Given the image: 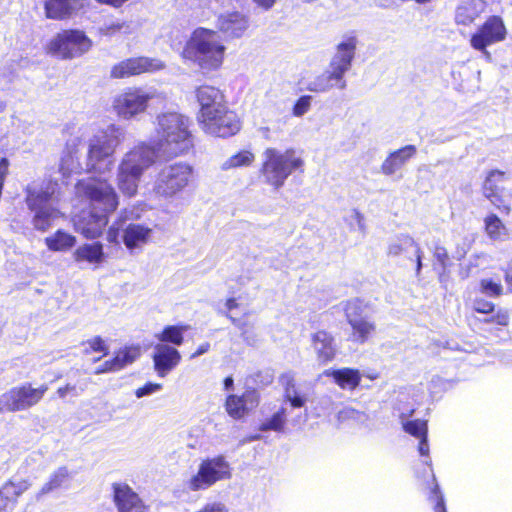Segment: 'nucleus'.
I'll use <instances>...</instances> for the list:
<instances>
[{
    "label": "nucleus",
    "mask_w": 512,
    "mask_h": 512,
    "mask_svg": "<svg viewBox=\"0 0 512 512\" xmlns=\"http://www.w3.org/2000/svg\"><path fill=\"white\" fill-rule=\"evenodd\" d=\"M76 189L89 200L90 209L75 216V229L88 239L97 238L108 223L107 215L118 206V195L107 181L81 180Z\"/></svg>",
    "instance_id": "obj_1"
},
{
    "label": "nucleus",
    "mask_w": 512,
    "mask_h": 512,
    "mask_svg": "<svg viewBox=\"0 0 512 512\" xmlns=\"http://www.w3.org/2000/svg\"><path fill=\"white\" fill-rule=\"evenodd\" d=\"M193 146L190 120L187 116L167 111L157 115L153 146L158 156L173 158L186 154Z\"/></svg>",
    "instance_id": "obj_2"
},
{
    "label": "nucleus",
    "mask_w": 512,
    "mask_h": 512,
    "mask_svg": "<svg viewBox=\"0 0 512 512\" xmlns=\"http://www.w3.org/2000/svg\"><path fill=\"white\" fill-rule=\"evenodd\" d=\"M226 46L217 31L197 28L187 40L181 56L205 72L218 70L225 58Z\"/></svg>",
    "instance_id": "obj_3"
},
{
    "label": "nucleus",
    "mask_w": 512,
    "mask_h": 512,
    "mask_svg": "<svg viewBox=\"0 0 512 512\" xmlns=\"http://www.w3.org/2000/svg\"><path fill=\"white\" fill-rule=\"evenodd\" d=\"M124 140V131L114 124L95 132L88 141L86 170L104 176L114 168V153Z\"/></svg>",
    "instance_id": "obj_4"
},
{
    "label": "nucleus",
    "mask_w": 512,
    "mask_h": 512,
    "mask_svg": "<svg viewBox=\"0 0 512 512\" xmlns=\"http://www.w3.org/2000/svg\"><path fill=\"white\" fill-rule=\"evenodd\" d=\"M156 161L154 149L145 143L134 146L126 152L117 167L116 182L120 192L133 197L137 194L144 172Z\"/></svg>",
    "instance_id": "obj_5"
},
{
    "label": "nucleus",
    "mask_w": 512,
    "mask_h": 512,
    "mask_svg": "<svg viewBox=\"0 0 512 512\" xmlns=\"http://www.w3.org/2000/svg\"><path fill=\"white\" fill-rule=\"evenodd\" d=\"M304 161L295 150L266 148L262 153L259 169L261 181L274 191L280 190L286 180L297 170H303Z\"/></svg>",
    "instance_id": "obj_6"
},
{
    "label": "nucleus",
    "mask_w": 512,
    "mask_h": 512,
    "mask_svg": "<svg viewBox=\"0 0 512 512\" xmlns=\"http://www.w3.org/2000/svg\"><path fill=\"white\" fill-rule=\"evenodd\" d=\"M193 167L187 162L163 166L156 175L152 193L159 200L172 201L192 181Z\"/></svg>",
    "instance_id": "obj_7"
},
{
    "label": "nucleus",
    "mask_w": 512,
    "mask_h": 512,
    "mask_svg": "<svg viewBox=\"0 0 512 512\" xmlns=\"http://www.w3.org/2000/svg\"><path fill=\"white\" fill-rule=\"evenodd\" d=\"M26 203L31 211L34 212L33 226L36 230L46 231L53 221L59 217V212L50 205V200L55 193V185L30 184L26 188Z\"/></svg>",
    "instance_id": "obj_8"
},
{
    "label": "nucleus",
    "mask_w": 512,
    "mask_h": 512,
    "mask_svg": "<svg viewBox=\"0 0 512 512\" xmlns=\"http://www.w3.org/2000/svg\"><path fill=\"white\" fill-rule=\"evenodd\" d=\"M232 477V467L222 455L208 457L199 463L197 471L184 482L190 492L205 491L217 482L229 480Z\"/></svg>",
    "instance_id": "obj_9"
},
{
    "label": "nucleus",
    "mask_w": 512,
    "mask_h": 512,
    "mask_svg": "<svg viewBox=\"0 0 512 512\" xmlns=\"http://www.w3.org/2000/svg\"><path fill=\"white\" fill-rule=\"evenodd\" d=\"M92 45V40L84 31L68 29L63 30L51 39L47 45V51L61 59H73L87 53Z\"/></svg>",
    "instance_id": "obj_10"
},
{
    "label": "nucleus",
    "mask_w": 512,
    "mask_h": 512,
    "mask_svg": "<svg viewBox=\"0 0 512 512\" xmlns=\"http://www.w3.org/2000/svg\"><path fill=\"white\" fill-rule=\"evenodd\" d=\"M159 96L154 88H128L115 97L113 107L119 117L130 120L144 113L149 101Z\"/></svg>",
    "instance_id": "obj_11"
},
{
    "label": "nucleus",
    "mask_w": 512,
    "mask_h": 512,
    "mask_svg": "<svg viewBox=\"0 0 512 512\" xmlns=\"http://www.w3.org/2000/svg\"><path fill=\"white\" fill-rule=\"evenodd\" d=\"M199 127L206 134L216 137H230L239 132L241 122L237 114L227 106L211 110L209 116L198 114Z\"/></svg>",
    "instance_id": "obj_12"
},
{
    "label": "nucleus",
    "mask_w": 512,
    "mask_h": 512,
    "mask_svg": "<svg viewBox=\"0 0 512 512\" xmlns=\"http://www.w3.org/2000/svg\"><path fill=\"white\" fill-rule=\"evenodd\" d=\"M47 390L46 384L38 388H33L29 383L14 387L0 396V412L27 410L37 405Z\"/></svg>",
    "instance_id": "obj_13"
},
{
    "label": "nucleus",
    "mask_w": 512,
    "mask_h": 512,
    "mask_svg": "<svg viewBox=\"0 0 512 512\" xmlns=\"http://www.w3.org/2000/svg\"><path fill=\"white\" fill-rule=\"evenodd\" d=\"M362 302L358 299L350 300L345 305V315L352 328L350 340L352 342L363 344L375 330L373 322L363 315Z\"/></svg>",
    "instance_id": "obj_14"
},
{
    "label": "nucleus",
    "mask_w": 512,
    "mask_h": 512,
    "mask_svg": "<svg viewBox=\"0 0 512 512\" xmlns=\"http://www.w3.org/2000/svg\"><path fill=\"white\" fill-rule=\"evenodd\" d=\"M165 64L158 58L135 57L123 60L111 69V77L120 79L127 78L142 73H153L164 69Z\"/></svg>",
    "instance_id": "obj_15"
},
{
    "label": "nucleus",
    "mask_w": 512,
    "mask_h": 512,
    "mask_svg": "<svg viewBox=\"0 0 512 512\" xmlns=\"http://www.w3.org/2000/svg\"><path fill=\"white\" fill-rule=\"evenodd\" d=\"M506 28L499 16L489 17L476 33L471 36L470 45L475 50H484L487 46L503 41Z\"/></svg>",
    "instance_id": "obj_16"
},
{
    "label": "nucleus",
    "mask_w": 512,
    "mask_h": 512,
    "mask_svg": "<svg viewBox=\"0 0 512 512\" xmlns=\"http://www.w3.org/2000/svg\"><path fill=\"white\" fill-rule=\"evenodd\" d=\"M216 27L228 39L240 38L249 27V18L239 11H226L218 15Z\"/></svg>",
    "instance_id": "obj_17"
},
{
    "label": "nucleus",
    "mask_w": 512,
    "mask_h": 512,
    "mask_svg": "<svg viewBox=\"0 0 512 512\" xmlns=\"http://www.w3.org/2000/svg\"><path fill=\"white\" fill-rule=\"evenodd\" d=\"M152 359L157 375L165 377L180 363L181 355L176 348L159 343L154 346Z\"/></svg>",
    "instance_id": "obj_18"
},
{
    "label": "nucleus",
    "mask_w": 512,
    "mask_h": 512,
    "mask_svg": "<svg viewBox=\"0 0 512 512\" xmlns=\"http://www.w3.org/2000/svg\"><path fill=\"white\" fill-rule=\"evenodd\" d=\"M114 502L118 512H147L148 507L127 484H114Z\"/></svg>",
    "instance_id": "obj_19"
},
{
    "label": "nucleus",
    "mask_w": 512,
    "mask_h": 512,
    "mask_svg": "<svg viewBox=\"0 0 512 512\" xmlns=\"http://www.w3.org/2000/svg\"><path fill=\"white\" fill-rule=\"evenodd\" d=\"M259 403V397L255 390H248L242 396L229 395L225 407L228 415L233 419H240Z\"/></svg>",
    "instance_id": "obj_20"
},
{
    "label": "nucleus",
    "mask_w": 512,
    "mask_h": 512,
    "mask_svg": "<svg viewBox=\"0 0 512 512\" xmlns=\"http://www.w3.org/2000/svg\"><path fill=\"white\" fill-rule=\"evenodd\" d=\"M197 102L200 106L198 114L209 116L211 110L227 106L223 93L216 87L202 85L196 90Z\"/></svg>",
    "instance_id": "obj_21"
},
{
    "label": "nucleus",
    "mask_w": 512,
    "mask_h": 512,
    "mask_svg": "<svg viewBox=\"0 0 512 512\" xmlns=\"http://www.w3.org/2000/svg\"><path fill=\"white\" fill-rule=\"evenodd\" d=\"M311 343L319 362H331L337 353L334 337L325 330H319L311 335Z\"/></svg>",
    "instance_id": "obj_22"
},
{
    "label": "nucleus",
    "mask_w": 512,
    "mask_h": 512,
    "mask_svg": "<svg viewBox=\"0 0 512 512\" xmlns=\"http://www.w3.org/2000/svg\"><path fill=\"white\" fill-rule=\"evenodd\" d=\"M84 7V0H46L44 8L46 17L64 20L72 17Z\"/></svg>",
    "instance_id": "obj_23"
},
{
    "label": "nucleus",
    "mask_w": 512,
    "mask_h": 512,
    "mask_svg": "<svg viewBox=\"0 0 512 512\" xmlns=\"http://www.w3.org/2000/svg\"><path fill=\"white\" fill-rule=\"evenodd\" d=\"M506 174L500 170H491L482 186L483 195L487 198L497 209L502 212L509 213L510 207L507 205H501V199L499 195V184L505 181Z\"/></svg>",
    "instance_id": "obj_24"
},
{
    "label": "nucleus",
    "mask_w": 512,
    "mask_h": 512,
    "mask_svg": "<svg viewBox=\"0 0 512 512\" xmlns=\"http://www.w3.org/2000/svg\"><path fill=\"white\" fill-rule=\"evenodd\" d=\"M152 235V229L142 224L131 223L125 227L122 234L123 242L131 252L146 245Z\"/></svg>",
    "instance_id": "obj_25"
},
{
    "label": "nucleus",
    "mask_w": 512,
    "mask_h": 512,
    "mask_svg": "<svg viewBox=\"0 0 512 512\" xmlns=\"http://www.w3.org/2000/svg\"><path fill=\"white\" fill-rule=\"evenodd\" d=\"M324 375L331 377L333 381L343 390L352 391L358 387L361 382V373L355 368L327 369Z\"/></svg>",
    "instance_id": "obj_26"
},
{
    "label": "nucleus",
    "mask_w": 512,
    "mask_h": 512,
    "mask_svg": "<svg viewBox=\"0 0 512 512\" xmlns=\"http://www.w3.org/2000/svg\"><path fill=\"white\" fill-rule=\"evenodd\" d=\"M279 383L284 390V399L289 402L293 408H301L307 402V396L296 386L295 374L292 371L280 375Z\"/></svg>",
    "instance_id": "obj_27"
},
{
    "label": "nucleus",
    "mask_w": 512,
    "mask_h": 512,
    "mask_svg": "<svg viewBox=\"0 0 512 512\" xmlns=\"http://www.w3.org/2000/svg\"><path fill=\"white\" fill-rule=\"evenodd\" d=\"M73 259L77 263H87L98 267L105 259L103 244L100 242L83 244L74 251Z\"/></svg>",
    "instance_id": "obj_28"
},
{
    "label": "nucleus",
    "mask_w": 512,
    "mask_h": 512,
    "mask_svg": "<svg viewBox=\"0 0 512 512\" xmlns=\"http://www.w3.org/2000/svg\"><path fill=\"white\" fill-rule=\"evenodd\" d=\"M347 82L345 79L338 77L330 69H327L320 75L309 81L307 89L311 92L324 93L333 88L345 89Z\"/></svg>",
    "instance_id": "obj_29"
},
{
    "label": "nucleus",
    "mask_w": 512,
    "mask_h": 512,
    "mask_svg": "<svg viewBox=\"0 0 512 512\" xmlns=\"http://www.w3.org/2000/svg\"><path fill=\"white\" fill-rule=\"evenodd\" d=\"M485 10L483 0H467L461 3L455 12V22L457 25L469 26Z\"/></svg>",
    "instance_id": "obj_30"
},
{
    "label": "nucleus",
    "mask_w": 512,
    "mask_h": 512,
    "mask_svg": "<svg viewBox=\"0 0 512 512\" xmlns=\"http://www.w3.org/2000/svg\"><path fill=\"white\" fill-rule=\"evenodd\" d=\"M416 154L414 145H407L397 151L392 152L382 163L381 170L385 175H393L396 171Z\"/></svg>",
    "instance_id": "obj_31"
},
{
    "label": "nucleus",
    "mask_w": 512,
    "mask_h": 512,
    "mask_svg": "<svg viewBox=\"0 0 512 512\" xmlns=\"http://www.w3.org/2000/svg\"><path fill=\"white\" fill-rule=\"evenodd\" d=\"M419 253V245L409 235H399L395 237L388 245V254L390 256L405 255L409 260H412V254Z\"/></svg>",
    "instance_id": "obj_32"
},
{
    "label": "nucleus",
    "mask_w": 512,
    "mask_h": 512,
    "mask_svg": "<svg viewBox=\"0 0 512 512\" xmlns=\"http://www.w3.org/2000/svg\"><path fill=\"white\" fill-rule=\"evenodd\" d=\"M80 137L76 136L70 138L66 143V149L68 152L67 156L61 159L59 170L64 177H68L72 173L80 171L81 167L75 154L77 152V146L80 144Z\"/></svg>",
    "instance_id": "obj_33"
},
{
    "label": "nucleus",
    "mask_w": 512,
    "mask_h": 512,
    "mask_svg": "<svg viewBox=\"0 0 512 512\" xmlns=\"http://www.w3.org/2000/svg\"><path fill=\"white\" fill-rule=\"evenodd\" d=\"M483 222L485 233L490 240L503 242L508 239L509 230L496 214H488L484 218Z\"/></svg>",
    "instance_id": "obj_34"
},
{
    "label": "nucleus",
    "mask_w": 512,
    "mask_h": 512,
    "mask_svg": "<svg viewBox=\"0 0 512 512\" xmlns=\"http://www.w3.org/2000/svg\"><path fill=\"white\" fill-rule=\"evenodd\" d=\"M45 244L50 251L65 252L74 247L76 237L59 229L54 234L45 238Z\"/></svg>",
    "instance_id": "obj_35"
},
{
    "label": "nucleus",
    "mask_w": 512,
    "mask_h": 512,
    "mask_svg": "<svg viewBox=\"0 0 512 512\" xmlns=\"http://www.w3.org/2000/svg\"><path fill=\"white\" fill-rule=\"evenodd\" d=\"M358 44V39L353 35L344 36L341 41L336 45L334 56L343 59L352 64L355 57V52Z\"/></svg>",
    "instance_id": "obj_36"
},
{
    "label": "nucleus",
    "mask_w": 512,
    "mask_h": 512,
    "mask_svg": "<svg viewBox=\"0 0 512 512\" xmlns=\"http://www.w3.org/2000/svg\"><path fill=\"white\" fill-rule=\"evenodd\" d=\"M29 486L30 483L25 479H12L2 486L0 493L14 504L17 497L26 491Z\"/></svg>",
    "instance_id": "obj_37"
},
{
    "label": "nucleus",
    "mask_w": 512,
    "mask_h": 512,
    "mask_svg": "<svg viewBox=\"0 0 512 512\" xmlns=\"http://www.w3.org/2000/svg\"><path fill=\"white\" fill-rule=\"evenodd\" d=\"M185 331V326L170 325L165 327L161 333L156 334L155 337L164 344L171 343L180 346L183 343V333Z\"/></svg>",
    "instance_id": "obj_38"
},
{
    "label": "nucleus",
    "mask_w": 512,
    "mask_h": 512,
    "mask_svg": "<svg viewBox=\"0 0 512 512\" xmlns=\"http://www.w3.org/2000/svg\"><path fill=\"white\" fill-rule=\"evenodd\" d=\"M69 480V472L66 467L58 468L51 474L49 480L42 486L39 495L48 494L62 487Z\"/></svg>",
    "instance_id": "obj_39"
},
{
    "label": "nucleus",
    "mask_w": 512,
    "mask_h": 512,
    "mask_svg": "<svg viewBox=\"0 0 512 512\" xmlns=\"http://www.w3.org/2000/svg\"><path fill=\"white\" fill-rule=\"evenodd\" d=\"M286 417V409L282 407L278 411H276L270 418L263 421L259 426V430L263 432H281L284 429Z\"/></svg>",
    "instance_id": "obj_40"
},
{
    "label": "nucleus",
    "mask_w": 512,
    "mask_h": 512,
    "mask_svg": "<svg viewBox=\"0 0 512 512\" xmlns=\"http://www.w3.org/2000/svg\"><path fill=\"white\" fill-rule=\"evenodd\" d=\"M254 160L255 156L252 152L243 150L225 160L222 164V169L229 170L232 168L247 167L250 166Z\"/></svg>",
    "instance_id": "obj_41"
},
{
    "label": "nucleus",
    "mask_w": 512,
    "mask_h": 512,
    "mask_svg": "<svg viewBox=\"0 0 512 512\" xmlns=\"http://www.w3.org/2000/svg\"><path fill=\"white\" fill-rule=\"evenodd\" d=\"M140 356V349L138 347H125L120 349L113 361L118 367V371L123 369L125 366L134 362Z\"/></svg>",
    "instance_id": "obj_42"
},
{
    "label": "nucleus",
    "mask_w": 512,
    "mask_h": 512,
    "mask_svg": "<svg viewBox=\"0 0 512 512\" xmlns=\"http://www.w3.org/2000/svg\"><path fill=\"white\" fill-rule=\"evenodd\" d=\"M405 432L420 439L427 436V423L423 420H411L403 424Z\"/></svg>",
    "instance_id": "obj_43"
},
{
    "label": "nucleus",
    "mask_w": 512,
    "mask_h": 512,
    "mask_svg": "<svg viewBox=\"0 0 512 512\" xmlns=\"http://www.w3.org/2000/svg\"><path fill=\"white\" fill-rule=\"evenodd\" d=\"M480 291L489 297H499L503 293V286L499 281L482 279L480 281Z\"/></svg>",
    "instance_id": "obj_44"
},
{
    "label": "nucleus",
    "mask_w": 512,
    "mask_h": 512,
    "mask_svg": "<svg viewBox=\"0 0 512 512\" xmlns=\"http://www.w3.org/2000/svg\"><path fill=\"white\" fill-rule=\"evenodd\" d=\"M351 67V63L333 55L330 60L328 69H330L338 77L345 79V74L351 69Z\"/></svg>",
    "instance_id": "obj_45"
},
{
    "label": "nucleus",
    "mask_w": 512,
    "mask_h": 512,
    "mask_svg": "<svg viewBox=\"0 0 512 512\" xmlns=\"http://www.w3.org/2000/svg\"><path fill=\"white\" fill-rule=\"evenodd\" d=\"M346 222L352 230L365 232L364 217L358 210L352 209L346 216Z\"/></svg>",
    "instance_id": "obj_46"
},
{
    "label": "nucleus",
    "mask_w": 512,
    "mask_h": 512,
    "mask_svg": "<svg viewBox=\"0 0 512 512\" xmlns=\"http://www.w3.org/2000/svg\"><path fill=\"white\" fill-rule=\"evenodd\" d=\"M83 345L85 346V353H89L90 351L102 352L103 355L108 353V346L100 336L88 339Z\"/></svg>",
    "instance_id": "obj_47"
},
{
    "label": "nucleus",
    "mask_w": 512,
    "mask_h": 512,
    "mask_svg": "<svg viewBox=\"0 0 512 512\" xmlns=\"http://www.w3.org/2000/svg\"><path fill=\"white\" fill-rule=\"evenodd\" d=\"M312 97L309 95L301 96L293 107V115L301 117L306 114L311 106Z\"/></svg>",
    "instance_id": "obj_48"
},
{
    "label": "nucleus",
    "mask_w": 512,
    "mask_h": 512,
    "mask_svg": "<svg viewBox=\"0 0 512 512\" xmlns=\"http://www.w3.org/2000/svg\"><path fill=\"white\" fill-rule=\"evenodd\" d=\"M430 500L435 503L434 511L435 512H447L443 495L440 492V488L437 483H435L434 488L431 491Z\"/></svg>",
    "instance_id": "obj_49"
},
{
    "label": "nucleus",
    "mask_w": 512,
    "mask_h": 512,
    "mask_svg": "<svg viewBox=\"0 0 512 512\" xmlns=\"http://www.w3.org/2000/svg\"><path fill=\"white\" fill-rule=\"evenodd\" d=\"M434 258L437 261V265H439L442 272H444L449 261L447 250L442 246H436L434 250Z\"/></svg>",
    "instance_id": "obj_50"
},
{
    "label": "nucleus",
    "mask_w": 512,
    "mask_h": 512,
    "mask_svg": "<svg viewBox=\"0 0 512 512\" xmlns=\"http://www.w3.org/2000/svg\"><path fill=\"white\" fill-rule=\"evenodd\" d=\"M162 389V385L158 383H146L143 387L136 389L135 396L137 398H142L144 396H149L154 394Z\"/></svg>",
    "instance_id": "obj_51"
},
{
    "label": "nucleus",
    "mask_w": 512,
    "mask_h": 512,
    "mask_svg": "<svg viewBox=\"0 0 512 512\" xmlns=\"http://www.w3.org/2000/svg\"><path fill=\"white\" fill-rule=\"evenodd\" d=\"M473 308L478 313L489 314L494 311V304L484 299H476Z\"/></svg>",
    "instance_id": "obj_52"
},
{
    "label": "nucleus",
    "mask_w": 512,
    "mask_h": 512,
    "mask_svg": "<svg viewBox=\"0 0 512 512\" xmlns=\"http://www.w3.org/2000/svg\"><path fill=\"white\" fill-rule=\"evenodd\" d=\"M123 28H128V25H126L125 22H116L111 23L109 25H105L101 28V32L103 35L112 36L115 33L121 31Z\"/></svg>",
    "instance_id": "obj_53"
},
{
    "label": "nucleus",
    "mask_w": 512,
    "mask_h": 512,
    "mask_svg": "<svg viewBox=\"0 0 512 512\" xmlns=\"http://www.w3.org/2000/svg\"><path fill=\"white\" fill-rule=\"evenodd\" d=\"M485 322H495L498 325L506 326L509 323V315L507 311L499 310L494 316L486 319Z\"/></svg>",
    "instance_id": "obj_54"
},
{
    "label": "nucleus",
    "mask_w": 512,
    "mask_h": 512,
    "mask_svg": "<svg viewBox=\"0 0 512 512\" xmlns=\"http://www.w3.org/2000/svg\"><path fill=\"white\" fill-rule=\"evenodd\" d=\"M118 371V367L115 365L113 359L105 361L103 364L98 366L95 370V374L99 375L102 373H108V372H116Z\"/></svg>",
    "instance_id": "obj_55"
},
{
    "label": "nucleus",
    "mask_w": 512,
    "mask_h": 512,
    "mask_svg": "<svg viewBox=\"0 0 512 512\" xmlns=\"http://www.w3.org/2000/svg\"><path fill=\"white\" fill-rule=\"evenodd\" d=\"M57 395L60 397V398H65L67 397L68 395H71V396H78L79 393L76 389V386L75 385H71V384H67L66 386L64 387H60L58 390H57Z\"/></svg>",
    "instance_id": "obj_56"
},
{
    "label": "nucleus",
    "mask_w": 512,
    "mask_h": 512,
    "mask_svg": "<svg viewBox=\"0 0 512 512\" xmlns=\"http://www.w3.org/2000/svg\"><path fill=\"white\" fill-rule=\"evenodd\" d=\"M361 416L360 412L352 409V408H344L338 413L339 420L345 419H359Z\"/></svg>",
    "instance_id": "obj_57"
},
{
    "label": "nucleus",
    "mask_w": 512,
    "mask_h": 512,
    "mask_svg": "<svg viewBox=\"0 0 512 512\" xmlns=\"http://www.w3.org/2000/svg\"><path fill=\"white\" fill-rule=\"evenodd\" d=\"M418 451L421 456H429V444L427 440V436L419 439Z\"/></svg>",
    "instance_id": "obj_58"
},
{
    "label": "nucleus",
    "mask_w": 512,
    "mask_h": 512,
    "mask_svg": "<svg viewBox=\"0 0 512 512\" xmlns=\"http://www.w3.org/2000/svg\"><path fill=\"white\" fill-rule=\"evenodd\" d=\"M119 237V229L114 226L109 227L107 232V241L110 243H117Z\"/></svg>",
    "instance_id": "obj_59"
},
{
    "label": "nucleus",
    "mask_w": 512,
    "mask_h": 512,
    "mask_svg": "<svg viewBox=\"0 0 512 512\" xmlns=\"http://www.w3.org/2000/svg\"><path fill=\"white\" fill-rule=\"evenodd\" d=\"M422 256H423V252H422L420 247H419V253H413L412 254V260L415 259V261H416V274L417 275L420 274V271H421V269L423 267Z\"/></svg>",
    "instance_id": "obj_60"
},
{
    "label": "nucleus",
    "mask_w": 512,
    "mask_h": 512,
    "mask_svg": "<svg viewBox=\"0 0 512 512\" xmlns=\"http://www.w3.org/2000/svg\"><path fill=\"white\" fill-rule=\"evenodd\" d=\"M210 349V344L208 342H205V343H202L201 345L198 346V348L196 349V351L191 355L192 358H196V357H199L203 354H205L206 352H208Z\"/></svg>",
    "instance_id": "obj_61"
},
{
    "label": "nucleus",
    "mask_w": 512,
    "mask_h": 512,
    "mask_svg": "<svg viewBox=\"0 0 512 512\" xmlns=\"http://www.w3.org/2000/svg\"><path fill=\"white\" fill-rule=\"evenodd\" d=\"M505 282L508 288L512 291V264H509L505 270Z\"/></svg>",
    "instance_id": "obj_62"
},
{
    "label": "nucleus",
    "mask_w": 512,
    "mask_h": 512,
    "mask_svg": "<svg viewBox=\"0 0 512 512\" xmlns=\"http://www.w3.org/2000/svg\"><path fill=\"white\" fill-rule=\"evenodd\" d=\"M11 505L13 503L0 493V512L7 510Z\"/></svg>",
    "instance_id": "obj_63"
},
{
    "label": "nucleus",
    "mask_w": 512,
    "mask_h": 512,
    "mask_svg": "<svg viewBox=\"0 0 512 512\" xmlns=\"http://www.w3.org/2000/svg\"><path fill=\"white\" fill-rule=\"evenodd\" d=\"M254 2L260 7L268 10L274 5L275 0H254Z\"/></svg>",
    "instance_id": "obj_64"
}]
</instances>
